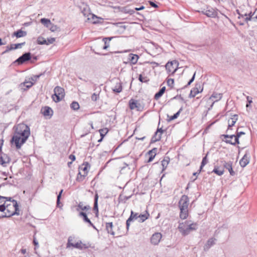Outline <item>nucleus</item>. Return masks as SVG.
Here are the masks:
<instances>
[{
    "label": "nucleus",
    "mask_w": 257,
    "mask_h": 257,
    "mask_svg": "<svg viewBox=\"0 0 257 257\" xmlns=\"http://www.w3.org/2000/svg\"><path fill=\"white\" fill-rule=\"evenodd\" d=\"M1 198L4 201L0 205V211L4 213L2 216V218L20 215V209L16 200L13 199L12 197L3 196Z\"/></svg>",
    "instance_id": "obj_1"
},
{
    "label": "nucleus",
    "mask_w": 257,
    "mask_h": 257,
    "mask_svg": "<svg viewBox=\"0 0 257 257\" xmlns=\"http://www.w3.org/2000/svg\"><path fill=\"white\" fill-rule=\"evenodd\" d=\"M30 135L29 127L24 123L18 124L15 130L14 135L11 140V143H14L16 148L19 149L28 139Z\"/></svg>",
    "instance_id": "obj_2"
},
{
    "label": "nucleus",
    "mask_w": 257,
    "mask_h": 257,
    "mask_svg": "<svg viewBox=\"0 0 257 257\" xmlns=\"http://www.w3.org/2000/svg\"><path fill=\"white\" fill-rule=\"evenodd\" d=\"M197 228L196 223H190L188 221L180 223L178 227L179 231L184 236L188 235L191 231L196 230Z\"/></svg>",
    "instance_id": "obj_3"
},
{
    "label": "nucleus",
    "mask_w": 257,
    "mask_h": 257,
    "mask_svg": "<svg viewBox=\"0 0 257 257\" xmlns=\"http://www.w3.org/2000/svg\"><path fill=\"white\" fill-rule=\"evenodd\" d=\"M189 204V198L186 195H183L179 202L180 209V217L182 219H186L188 215V207Z\"/></svg>",
    "instance_id": "obj_4"
},
{
    "label": "nucleus",
    "mask_w": 257,
    "mask_h": 257,
    "mask_svg": "<svg viewBox=\"0 0 257 257\" xmlns=\"http://www.w3.org/2000/svg\"><path fill=\"white\" fill-rule=\"evenodd\" d=\"M90 166L87 162H84L79 167V173L77 175L76 180L78 182H82L85 179V177L87 175L88 173V169L90 168Z\"/></svg>",
    "instance_id": "obj_5"
},
{
    "label": "nucleus",
    "mask_w": 257,
    "mask_h": 257,
    "mask_svg": "<svg viewBox=\"0 0 257 257\" xmlns=\"http://www.w3.org/2000/svg\"><path fill=\"white\" fill-rule=\"evenodd\" d=\"M74 240V237L72 236L69 237L68 239V242L67 243V248H69L71 246L73 247L76 248L83 249H86L89 248L90 246V245L89 243H83L81 241L79 240V241L76 243H71V241Z\"/></svg>",
    "instance_id": "obj_6"
},
{
    "label": "nucleus",
    "mask_w": 257,
    "mask_h": 257,
    "mask_svg": "<svg viewBox=\"0 0 257 257\" xmlns=\"http://www.w3.org/2000/svg\"><path fill=\"white\" fill-rule=\"evenodd\" d=\"M54 93L52 96L53 100L56 102L61 101L65 96L64 89L60 87L56 86L54 89Z\"/></svg>",
    "instance_id": "obj_7"
},
{
    "label": "nucleus",
    "mask_w": 257,
    "mask_h": 257,
    "mask_svg": "<svg viewBox=\"0 0 257 257\" xmlns=\"http://www.w3.org/2000/svg\"><path fill=\"white\" fill-rule=\"evenodd\" d=\"M179 63L177 60L168 62L166 64V69L168 73H174L177 70Z\"/></svg>",
    "instance_id": "obj_8"
},
{
    "label": "nucleus",
    "mask_w": 257,
    "mask_h": 257,
    "mask_svg": "<svg viewBox=\"0 0 257 257\" xmlns=\"http://www.w3.org/2000/svg\"><path fill=\"white\" fill-rule=\"evenodd\" d=\"M224 138L226 139H233L234 138V142H232L231 140H226L225 142L228 144H231L232 145H235L236 144H239V135H223L222 136Z\"/></svg>",
    "instance_id": "obj_9"
},
{
    "label": "nucleus",
    "mask_w": 257,
    "mask_h": 257,
    "mask_svg": "<svg viewBox=\"0 0 257 257\" xmlns=\"http://www.w3.org/2000/svg\"><path fill=\"white\" fill-rule=\"evenodd\" d=\"M202 12L204 15L211 18H215L217 15V12L211 7H207L206 9H204Z\"/></svg>",
    "instance_id": "obj_10"
},
{
    "label": "nucleus",
    "mask_w": 257,
    "mask_h": 257,
    "mask_svg": "<svg viewBox=\"0 0 257 257\" xmlns=\"http://www.w3.org/2000/svg\"><path fill=\"white\" fill-rule=\"evenodd\" d=\"M162 234L160 232H156L153 234L151 238V242L152 244L156 245H158L162 238Z\"/></svg>",
    "instance_id": "obj_11"
},
{
    "label": "nucleus",
    "mask_w": 257,
    "mask_h": 257,
    "mask_svg": "<svg viewBox=\"0 0 257 257\" xmlns=\"http://www.w3.org/2000/svg\"><path fill=\"white\" fill-rule=\"evenodd\" d=\"M31 56L30 52H27L23 54L18 59H17L16 62H18L20 64H22L24 62L29 61L31 59Z\"/></svg>",
    "instance_id": "obj_12"
},
{
    "label": "nucleus",
    "mask_w": 257,
    "mask_h": 257,
    "mask_svg": "<svg viewBox=\"0 0 257 257\" xmlns=\"http://www.w3.org/2000/svg\"><path fill=\"white\" fill-rule=\"evenodd\" d=\"M139 214L137 213H134L133 211H131V215L127 219L126 222V228L127 231L128 230L129 227L131 224V222L134 219H138Z\"/></svg>",
    "instance_id": "obj_13"
},
{
    "label": "nucleus",
    "mask_w": 257,
    "mask_h": 257,
    "mask_svg": "<svg viewBox=\"0 0 257 257\" xmlns=\"http://www.w3.org/2000/svg\"><path fill=\"white\" fill-rule=\"evenodd\" d=\"M222 163L224 168L228 170L230 175L234 176L235 173L232 170V162L222 161Z\"/></svg>",
    "instance_id": "obj_14"
},
{
    "label": "nucleus",
    "mask_w": 257,
    "mask_h": 257,
    "mask_svg": "<svg viewBox=\"0 0 257 257\" xmlns=\"http://www.w3.org/2000/svg\"><path fill=\"white\" fill-rule=\"evenodd\" d=\"M244 16L246 17L244 19L246 22H248L249 21L253 22L257 21V11L255 10L253 14L251 13H250L248 15L245 14Z\"/></svg>",
    "instance_id": "obj_15"
},
{
    "label": "nucleus",
    "mask_w": 257,
    "mask_h": 257,
    "mask_svg": "<svg viewBox=\"0 0 257 257\" xmlns=\"http://www.w3.org/2000/svg\"><path fill=\"white\" fill-rule=\"evenodd\" d=\"M163 132L164 131L161 128H158L155 133V134L152 138L151 143H155L160 141L161 138V135Z\"/></svg>",
    "instance_id": "obj_16"
},
{
    "label": "nucleus",
    "mask_w": 257,
    "mask_h": 257,
    "mask_svg": "<svg viewBox=\"0 0 257 257\" xmlns=\"http://www.w3.org/2000/svg\"><path fill=\"white\" fill-rule=\"evenodd\" d=\"M203 89L201 88V86L199 85V88L196 86L195 88H193L191 91L190 93L189 94L190 97H195L197 94H198L199 92H201L202 91Z\"/></svg>",
    "instance_id": "obj_17"
},
{
    "label": "nucleus",
    "mask_w": 257,
    "mask_h": 257,
    "mask_svg": "<svg viewBox=\"0 0 257 257\" xmlns=\"http://www.w3.org/2000/svg\"><path fill=\"white\" fill-rule=\"evenodd\" d=\"M215 239L213 238H209L204 246V250L205 251L208 250L213 245L215 244Z\"/></svg>",
    "instance_id": "obj_18"
},
{
    "label": "nucleus",
    "mask_w": 257,
    "mask_h": 257,
    "mask_svg": "<svg viewBox=\"0 0 257 257\" xmlns=\"http://www.w3.org/2000/svg\"><path fill=\"white\" fill-rule=\"evenodd\" d=\"M41 111L43 114L45 116L52 115L53 110L50 107L45 106L42 109Z\"/></svg>",
    "instance_id": "obj_19"
},
{
    "label": "nucleus",
    "mask_w": 257,
    "mask_h": 257,
    "mask_svg": "<svg viewBox=\"0 0 257 257\" xmlns=\"http://www.w3.org/2000/svg\"><path fill=\"white\" fill-rule=\"evenodd\" d=\"M9 162V158L6 154H3L0 157V164L4 167L6 166V164Z\"/></svg>",
    "instance_id": "obj_20"
},
{
    "label": "nucleus",
    "mask_w": 257,
    "mask_h": 257,
    "mask_svg": "<svg viewBox=\"0 0 257 257\" xmlns=\"http://www.w3.org/2000/svg\"><path fill=\"white\" fill-rule=\"evenodd\" d=\"M139 105H140V104L137 100L131 99L129 101V106L131 109L139 108Z\"/></svg>",
    "instance_id": "obj_21"
},
{
    "label": "nucleus",
    "mask_w": 257,
    "mask_h": 257,
    "mask_svg": "<svg viewBox=\"0 0 257 257\" xmlns=\"http://www.w3.org/2000/svg\"><path fill=\"white\" fill-rule=\"evenodd\" d=\"M106 229L107 232L112 235L115 234L114 232L113 231V223L112 222H107L105 224Z\"/></svg>",
    "instance_id": "obj_22"
},
{
    "label": "nucleus",
    "mask_w": 257,
    "mask_h": 257,
    "mask_svg": "<svg viewBox=\"0 0 257 257\" xmlns=\"http://www.w3.org/2000/svg\"><path fill=\"white\" fill-rule=\"evenodd\" d=\"M238 119V115L237 114L233 115L230 119L228 120V128L232 127L234 125Z\"/></svg>",
    "instance_id": "obj_23"
},
{
    "label": "nucleus",
    "mask_w": 257,
    "mask_h": 257,
    "mask_svg": "<svg viewBox=\"0 0 257 257\" xmlns=\"http://www.w3.org/2000/svg\"><path fill=\"white\" fill-rule=\"evenodd\" d=\"M27 35V32L26 31H23L22 30H19L16 32H15L13 34V36H15L17 38H21L25 37Z\"/></svg>",
    "instance_id": "obj_24"
},
{
    "label": "nucleus",
    "mask_w": 257,
    "mask_h": 257,
    "mask_svg": "<svg viewBox=\"0 0 257 257\" xmlns=\"http://www.w3.org/2000/svg\"><path fill=\"white\" fill-rule=\"evenodd\" d=\"M82 13L84 16H86V17L90 16L92 17V19H94V17H95V16H94V15H93L90 13L89 9V8L87 7V6H85V7H84L83 10L82 11ZM96 18H97V17H96Z\"/></svg>",
    "instance_id": "obj_25"
},
{
    "label": "nucleus",
    "mask_w": 257,
    "mask_h": 257,
    "mask_svg": "<svg viewBox=\"0 0 257 257\" xmlns=\"http://www.w3.org/2000/svg\"><path fill=\"white\" fill-rule=\"evenodd\" d=\"M249 159L246 156L244 155L243 158L240 160L239 164L242 167H245L249 163Z\"/></svg>",
    "instance_id": "obj_26"
},
{
    "label": "nucleus",
    "mask_w": 257,
    "mask_h": 257,
    "mask_svg": "<svg viewBox=\"0 0 257 257\" xmlns=\"http://www.w3.org/2000/svg\"><path fill=\"white\" fill-rule=\"evenodd\" d=\"M222 97V93H213L211 97H210V99H212L213 101H214V102L218 101L219 100L221 99V98Z\"/></svg>",
    "instance_id": "obj_27"
},
{
    "label": "nucleus",
    "mask_w": 257,
    "mask_h": 257,
    "mask_svg": "<svg viewBox=\"0 0 257 257\" xmlns=\"http://www.w3.org/2000/svg\"><path fill=\"white\" fill-rule=\"evenodd\" d=\"M98 195L97 193H96L94 196L93 210L95 212L96 215L98 213Z\"/></svg>",
    "instance_id": "obj_28"
},
{
    "label": "nucleus",
    "mask_w": 257,
    "mask_h": 257,
    "mask_svg": "<svg viewBox=\"0 0 257 257\" xmlns=\"http://www.w3.org/2000/svg\"><path fill=\"white\" fill-rule=\"evenodd\" d=\"M79 215L83 217L84 222L89 223L92 226H94L93 223L91 222L90 220L87 217L86 213L84 212H80L79 213Z\"/></svg>",
    "instance_id": "obj_29"
},
{
    "label": "nucleus",
    "mask_w": 257,
    "mask_h": 257,
    "mask_svg": "<svg viewBox=\"0 0 257 257\" xmlns=\"http://www.w3.org/2000/svg\"><path fill=\"white\" fill-rule=\"evenodd\" d=\"M138 58H139L138 55H136V54H130L128 56L129 60L133 64H135L137 62Z\"/></svg>",
    "instance_id": "obj_30"
},
{
    "label": "nucleus",
    "mask_w": 257,
    "mask_h": 257,
    "mask_svg": "<svg viewBox=\"0 0 257 257\" xmlns=\"http://www.w3.org/2000/svg\"><path fill=\"white\" fill-rule=\"evenodd\" d=\"M150 214L148 212H146L144 214H140L138 216V221L140 222H143L148 218Z\"/></svg>",
    "instance_id": "obj_31"
},
{
    "label": "nucleus",
    "mask_w": 257,
    "mask_h": 257,
    "mask_svg": "<svg viewBox=\"0 0 257 257\" xmlns=\"http://www.w3.org/2000/svg\"><path fill=\"white\" fill-rule=\"evenodd\" d=\"M166 90V87L165 86L161 88L160 90L155 94L154 98L155 99L157 100L160 97H161L163 94L164 93L165 91Z\"/></svg>",
    "instance_id": "obj_32"
},
{
    "label": "nucleus",
    "mask_w": 257,
    "mask_h": 257,
    "mask_svg": "<svg viewBox=\"0 0 257 257\" xmlns=\"http://www.w3.org/2000/svg\"><path fill=\"white\" fill-rule=\"evenodd\" d=\"M170 162V158L168 157H165L163 160L162 161V166L163 167L162 171H164L168 165L169 164V163Z\"/></svg>",
    "instance_id": "obj_33"
},
{
    "label": "nucleus",
    "mask_w": 257,
    "mask_h": 257,
    "mask_svg": "<svg viewBox=\"0 0 257 257\" xmlns=\"http://www.w3.org/2000/svg\"><path fill=\"white\" fill-rule=\"evenodd\" d=\"M112 91L116 93L120 92L122 91V86L121 83L119 82L117 83L115 87L112 88Z\"/></svg>",
    "instance_id": "obj_34"
},
{
    "label": "nucleus",
    "mask_w": 257,
    "mask_h": 257,
    "mask_svg": "<svg viewBox=\"0 0 257 257\" xmlns=\"http://www.w3.org/2000/svg\"><path fill=\"white\" fill-rule=\"evenodd\" d=\"M41 23L45 26L46 27L49 28L51 24V22L49 19L46 18H42L40 20Z\"/></svg>",
    "instance_id": "obj_35"
},
{
    "label": "nucleus",
    "mask_w": 257,
    "mask_h": 257,
    "mask_svg": "<svg viewBox=\"0 0 257 257\" xmlns=\"http://www.w3.org/2000/svg\"><path fill=\"white\" fill-rule=\"evenodd\" d=\"M183 110V108L181 107L179 111L177 112L175 114H174L173 115L171 116L169 119L168 121H170L171 120H173L176 118H177L178 116L179 115L180 112Z\"/></svg>",
    "instance_id": "obj_36"
},
{
    "label": "nucleus",
    "mask_w": 257,
    "mask_h": 257,
    "mask_svg": "<svg viewBox=\"0 0 257 257\" xmlns=\"http://www.w3.org/2000/svg\"><path fill=\"white\" fill-rule=\"evenodd\" d=\"M212 172L215 173L216 174L218 175V176H221L223 175L224 173L223 170H220L219 169V168L217 166H215L213 170L212 171Z\"/></svg>",
    "instance_id": "obj_37"
},
{
    "label": "nucleus",
    "mask_w": 257,
    "mask_h": 257,
    "mask_svg": "<svg viewBox=\"0 0 257 257\" xmlns=\"http://www.w3.org/2000/svg\"><path fill=\"white\" fill-rule=\"evenodd\" d=\"M78 208H77V211H79V209H81L82 210H88L90 208V206L88 205L84 206L82 202H80L78 205Z\"/></svg>",
    "instance_id": "obj_38"
},
{
    "label": "nucleus",
    "mask_w": 257,
    "mask_h": 257,
    "mask_svg": "<svg viewBox=\"0 0 257 257\" xmlns=\"http://www.w3.org/2000/svg\"><path fill=\"white\" fill-rule=\"evenodd\" d=\"M208 153H207V154H206V155L202 159V162H201V166L200 167V171H201L202 168L208 162V160H207V155H208Z\"/></svg>",
    "instance_id": "obj_39"
},
{
    "label": "nucleus",
    "mask_w": 257,
    "mask_h": 257,
    "mask_svg": "<svg viewBox=\"0 0 257 257\" xmlns=\"http://www.w3.org/2000/svg\"><path fill=\"white\" fill-rule=\"evenodd\" d=\"M70 107L72 109L76 110L79 108V104L77 102L73 101L71 104Z\"/></svg>",
    "instance_id": "obj_40"
},
{
    "label": "nucleus",
    "mask_w": 257,
    "mask_h": 257,
    "mask_svg": "<svg viewBox=\"0 0 257 257\" xmlns=\"http://www.w3.org/2000/svg\"><path fill=\"white\" fill-rule=\"evenodd\" d=\"M37 43L40 45H44L47 43V41L43 37H39L37 39Z\"/></svg>",
    "instance_id": "obj_41"
},
{
    "label": "nucleus",
    "mask_w": 257,
    "mask_h": 257,
    "mask_svg": "<svg viewBox=\"0 0 257 257\" xmlns=\"http://www.w3.org/2000/svg\"><path fill=\"white\" fill-rule=\"evenodd\" d=\"M139 80L141 82H145V83H147L149 81V79L147 77H146V76L144 77V76H143V75L142 74L139 75Z\"/></svg>",
    "instance_id": "obj_42"
},
{
    "label": "nucleus",
    "mask_w": 257,
    "mask_h": 257,
    "mask_svg": "<svg viewBox=\"0 0 257 257\" xmlns=\"http://www.w3.org/2000/svg\"><path fill=\"white\" fill-rule=\"evenodd\" d=\"M99 132L100 133V136L102 137V138H103L105 135L107 133L108 130L107 128H104L100 129Z\"/></svg>",
    "instance_id": "obj_43"
},
{
    "label": "nucleus",
    "mask_w": 257,
    "mask_h": 257,
    "mask_svg": "<svg viewBox=\"0 0 257 257\" xmlns=\"http://www.w3.org/2000/svg\"><path fill=\"white\" fill-rule=\"evenodd\" d=\"M34 82L32 81H25L24 83H22L21 85H23L26 86L27 88H30L33 84Z\"/></svg>",
    "instance_id": "obj_44"
},
{
    "label": "nucleus",
    "mask_w": 257,
    "mask_h": 257,
    "mask_svg": "<svg viewBox=\"0 0 257 257\" xmlns=\"http://www.w3.org/2000/svg\"><path fill=\"white\" fill-rule=\"evenodd\" d=\"M43 74V73H41L39 75H33L32 77H31V80L33 82H34V83L37 81V80L41 76H42Z\"/></svg>",
    "instance_id": "obj_45"
},
{
    "label": "nucleus",
    "mask_w": 257,
    "mask_h": 257,
    "mask_svg": "<svg viewBox=\"0 0 257 257\" xmlns=\"http://www.w3.org/2000/svg\"><path fill=\"white\" fill-rule=\"evenodd\" d=\"M62 192L63 190H61L57 197V206L59 207H61V206H59V204L60 203V198L61 197Z\"/></svg>",
    "instance_id": "obj_46"
},
{
    "label": "nucleus",
    "mask_w": 257,
    "mask_h": 257,
    "mask_svg": "<svg viewBox=\"0 0 257 257\" xmlns=\"http://www.w3.org/2000/svg\"><path fill=\"white\" fill-rule=\"evenodd\" d=\"M49 28L52 32L57 31L59 29V28L56 25H53L52 23L50 25Z\"/></svg>",
    "instance_id": "obj_47"
},
{
    "label": "nucleus",
    "mask_w": 257,
    "mask_h": 257,
    "mask_svg": "<svg viewBox=\"0 0 257 257\" xmlns=\"http://www.w3.org/2000/svg\"><path fill=\"white\" fill-rule=\"evenodd\" d=\"M25 44V42L21 43H18L15 44H11V45H13V50L17 49L18 48H20L22 46L24 45Z\"/></svg>",
    "instance_id": "obj_48"
},
{
    "label": "nucleus",
    "mask_w": 257,
    "mask_h": 257,
    "mask_svg": "<svg viewBox=\"0 0 257 257\" xmlns=\"http://www.w3.org/2000/svg\"><path fill=\"white\" fill-rule=\"evenodd\" d=\"M91 100L93 101H97V100L99 98V95L98 94H96L95 93H94L91 97Z\"/></svg>",
    "instance_id": "obj_49"
},
{
    "label": "nucleus",
    "mask_w": 257,
    "mask_h": 257,
    "mask_svg": "<svg viewBox=\"0 0 257 257\" xmlns=\"http://www.w3.org/2000/svg\"><path fill=\"white\" fill-rule=\"evenodd\" d=\"M174 79H172V78L168 79L167 80V82L168 85L169 86L171 87H173V85L174 84Z\"/></svg>",
    "instance_id": "obj_50"
},
{
    "label": "nucleus",
    "mask_w": 257,
    "mask_h": 257,
    "mask_svg": "<svg viewBox=\"0 0 257 257\" xmlns=\"http://www.w3.org/2000/svg\"><path fill=\"white\" fill-rule=\"evenodd\" d=\"M46 41H47V43L45 44L48 45L53 43L55 41V38H50L48 39L47 40H46Z\"/></svg>",
    "instance_id": "obj_51"
},
{
    "label": "nucleus",
    "mask_w": 257,
    "mask_h": 257,
    "mask_svg": "<svg viewBox=\"0 0 257 257\" xmlns=\"http://www.w3.org/2000/svg\"><path fill=\"white\" fill-rule=\"evenodd\" d=\"M196 73L195 72L192 77V78L189 80V81L188 82L187 84L185 86V87H187L188 85H190L191 83L193 82L195 79Z\"/></svg>",
    "instance_id": "obj_52"
},
{
    "label": "nucleus",
    "mask_w": 257,
    "mask_h": 257,
    "mask_svg": "<svg viewBox=\"0 0 257 257\" xmlns=\"http://www.w3.org/2000/svg\"><path fill=\"white\" fill-rule=\"evenodd\" d=\"M13 50V45H11L10 47L7 46L6 50L3 53V54L6 53L11 50Z\"/></svg>",
    "instance_id": "obj_53"
},
{
    "label": "nucleus",
    "mask_w": 257,
    "mask_h": 257,
    "mask_svg": "<svg viewBox=\"0 0 257 257\" xmlns=\"http://www.w3.org/2000/svg\"><path fill=\"white\" fill-rule=\"evenodd\" d=\"M157 151V148H154L152 150L150 151L148 153L149 155H151V154H152L153 153H154V155H156Z\"/></svg>",
    "instance_id": "obj_54"
},
{
    "label": "nucleus",
    "mask_w": 257,
    "mask_h": 257,
    "mask_svg": "<svg viewBox=\"0 0 257 257\" xmlns=\"http://www.w3.org/2000/svg\"><path fill=\"white\" fill-rule=\"evenodd\" d=\"M149 3H150V5L152 7H154L155 8H157L158 7V5L157 4H156L155 3H154L153 2H152V1H150L149 2Z\"/></svg>",
    "instance_id": "obj_55"
},
{
    "label": "nucleus",
    "mask_w": 257,
    "mask_h": 257,
    "mask_svg": "<svg viewBox=\"0 0 257 257\" xmlns=\"http://www.w3.org/2000/svg\"><path fill=\"white\" fill-rule=\"evenodd\" d=\"M155 155H153V154H151V156L149 157L148 162H151L153 161L154 158H155Z\"/></svg>",
    "instance_id": "obj_56"
},
{
    "label": "nucleus",
    "mask_w": 257,
    "mask_h": 257,
    "mask_svg": "<svg viewBox=\"0 0 257 257\" xmlns=\"http://www.w3.org/2000/svg\"><path fill=\"white\" fill-rule=\"evenodd\" d=\"M33 243L34 244V245L35 246L38 245V241L37 240L35 236H34V237H33Z\"/></svg>",
    "instance_id": "obj_57"
},
{
    "label": "nucleus",
    "mask_w": 257,
    "mask_h": 257,
    "mask_svg": "<svg viewBox=\"0 0 257 257\" xmlns=\"http://www.w3.org/2000/svg\"><path fill=\"white\" fill-rule=\"evenodd\" d=\"M69 158L72 160V161H74L75 160V155H73V154H71L69 156Z\"/></svg>",
    "instance_id": "obj_58"
},
{
    "label": "nucleus",
    "mask_w": 257,
    "mask_h": 257,
    "mask_svg": "<svg viewBox=\"0 0 257 257\" xmlns=\"http://www.w3.org/2000/svg\"><path fill=\"white\" fill-rule=\"evenodd\" d=\"M247 100L249 104H250L252 102V98L249 96H247L246 97Z\"/></svg>",
    "instance_id": "obj_59"
},
{
    "label": "nucleus",
    "mask_w": 257,
    "mask_h": 257,
    "mask_svg": "<svg viewBox=\"0 0 257 257\" xmlns=\"http://www.w3.org/2000/svg\"><path fill=\"white\" fill-rule=\"evenodd\" d=\"M109 47V45L107 44L106 42H104V46L103 47V49H106Z\"/></svg>",
    "instance_id": "obj_60"
},
{
    "label": "nucleus",
    "mask_w": 257,
    "mask_h": 257,
    "mask_svg": "<svg viewBox=\"0 0 257 257\" xmlns=\"http://www.w3.org/2000/svg\"><path fill=\"white\" fill-rule=\"evenodd\" d=\"M3 142L4 141L3 140H0V152L2 151V146L3 145Z\"/></svg>",
    "instance_id": "obj_61"
},
{
    "label": "nucleus",
    "mask_w": 257,
    "mask_h": 257,
    "mask_svg": "<svg viewBox=\"0 0 257 257\" xmlns=\"http://www.w3.org/2000/svg\"><path fill=\"white\" fill-rule=\"evenodd\" d=\"M21 252H22V253L23 254H25L26 252H27V250H26V249H25V248H22L21 249Z\"/></svg>",
    "instance_id": "obj_62"
},
{
    "label": "nucleus",
    "mask_w": 257,
    "mask_h": 257,
    "mask_svg": "<svg viewBox=\"0 0 257 257\" xmlns=\"http://www.w3.org/2000/svg\"><path fill=\"white\" fill-rule=\"evenodd\" d=\"M245 133L243 132H237L236 135H239V137L241 136V135H244Z\"/></svg>",
    "instance_id": "obj_63"
},
{
    "label": "nucleus",
    "mask_w": 257,
    "mask_h": 257,
    "mask_svg": "<svg viewBox=\"0 0 257 257\" xmlns=\"http://www.w3.org/2000/svg\"><path fill=\"white\" fill-rule=\"evenodd\" d=\"M144 8H145L144 6H142L140 8H136L135 9L137 11H140V10H143Z\"/></svg>",
    "instance_id": "obj_64"
}]
</instances>
